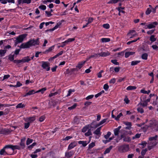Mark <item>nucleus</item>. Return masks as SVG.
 Instances as JSON below:
<instances>
[{"mask_svg":"<svg viewBox=\"0 0 158 158\" xmlns=\"http://www.w3.org/2000/svg\"><path fill=\"white\" fill-rule=\"evenodd\" d=\"M102 27L105 28L106 29H108L110 27V25L108 23H106L103 24L102 25Z\"/></svg>","mask_w":158,"mask_h":158,"instance_id":"c03bdc74","label":"nucleus"},{"mask_svg":"<svg viewBox=\"0 0 158 158\" xmlns=\"http://www.w3.org/2000/svg\"><path fill=\"white\" fill-rule=\"evenodd\" d=\"M91 137H89V141L88 142H87L86 141H78V143L79 144H81L83 146L85 147L90 141Z\"/></svg>","mask_w":158,"mask_h":158,"instance_id":"f3484780","label":"nucleus"},{"mask_svg":"<svg viewBox=\"0 0 158 158\" xmlns=\"http://www.w3.org/2000/svg\"><path fill=\"white\" fill-rule=\"evenodd\" d=\"M39 8L41 10H44L46 8V7L44 5H41L39 7Z\"/></svg>","mask_w":158,"mask_h":158,"instance_id":"09e8293b","label":"nucleus"},{"mask_svg":"<svg viewBox=\"0 0 158 158\" xmlns=\"http://www.w3.org/2000/svg\"><path fill=\"white\" fill-rule=\"evenodd\" d=\"M21 85H22V84L19 82H17L16 85H14V87H18L21 86Z\"/></svg>","mask_w":158,"mask_h":158,"instance_id":"e2e57ef3","label":"nucleus"},{"mask_svg":"<svg viewBox=\"0 0 158 158\" xmlns=\"http://www.w3.org/2000/svg\"><path fill=\"white\" fill-rule=\"evenodd\" d=\"M73 154V152H67L65 153V156L67 158H69Z\"/></svg>","mask_w":158,"mask_h":158,"instance_id":"c85d7f7f","label":"nucleus"},{"mask_svg":"<svg viewBox=\"0 0 158 158\" xmlns=\"http://www.w3.org/2000/svg\"><path fill=\"white\" fill-rule=\"evenodd\" d=\"M157 137V135H156L154 137H150L149 139V140L150 141L156 140V139Z\"/></svg>","mask_w":158,"mask_h":158,"instance_id":"864d4df0","label":"nucleus"},{"mask_svg":"<svg viewBox=\"0 0 158 158\" xmlns=\"http://www.w3.org/2000/svg\"><path fill=\"white\" fill-rule=\"evenodd\" d=\"M101 40L102 43L109 42L110 41V39L109 38H102Z\"/></svg>","mask_w":158,"mask_h":158,"instance_id":"7c9ffc66","label":"nucleus"},{"mask_svg":"<svg viewBox=\"0 0 158 158\" xmlns=\"http://www.w3.org/2000/svg\"><path fill=\"white\" fill-rule=\"evenodd\" d=\"M95 146V143L94 142H92L89 145V148H91Z\"/></svg>","mask_w":158,"mask_h":158,"instance_id":"052dcab7","label":"nucleus"},{"mask_svg":"<svg viewBox=\"0 0 158 158\" xmlns=\"http://www.w3.org/2000/svg\"><path fill=\"white\" fill-rule=\"evenodd\" d=\"M150 7L148 8L146 12V14L147 15H149L152 11V9L151 8V6L149 5Z\"/></svg>","mask_w":158,"mask_h":158,"instance_id":"f704fd0d","label":"nucleus"},{"mask_svg":"<svg viewBox=\"0 0 158 158\" xmlns=\"http://www.w3.org/2000/svg\"><path fill=\"white\" fill-rule=\"evenodd\" d=\"M111 133L110 132H108L107 134L104 135V137L106 139H108L110 136L111 135Z\"/></svg>","mask_w":158,"mask_h":158,"instance_id":"ea45409f","label":"nucleus"},{"mask_svg":"<svg viewBox=\"0 0 158 158\" xmlns=\"http://www.w3.org/2000/svg\"><path fill=\"white\" fill-rule=\"evenodd\" d=\"M123 9H124V8L120 7L118 8V10L119 13H124V11L123 10Z\"/></svg>","mask_w":158,"mask_h":158,"instance_id":"69168bd1","label":"nucleus"},{"mask_svg":"<svg viewBox=\"0 0 158 158\" xmlns=\"http://www.w3.org/2000/svg\"><path fill=\"white\" fill-rule=\"evenodd\" d=\"M25 106L24 105V104H23L22 103H20L18 104L17 106H16V108H23V107H24Z\"/></svg>","mask_w":158,"mask_h":158,"instance_id":"8fccbe9b","label":"nucleus"},{"mask_svg":"<svg viewBox=\"0 0 158 158\" xmlns=\"http://www.w3.org/2000/svg\"><path fill=\"white\" fill-rule=\"evenodd\" d=\"M141 135V134L137 133L132 137V139H136L139 138L140 137Z\"/></svg>","mask_w":158,"mask_h":158,"instance_id":"c9c22d12","label":"nucleus"},{"mask_svg":"<svg viewBox=\"0 0 158 158\" xmlns=\"http://www.w3.org/2000/svg\"><path fill=\"white\" fill-rule=\"evenodd\" d=\"M113 148V146H110L108 148H107L104 152V155L108 153H109L110 151V150L112 149V148Z\"/></svg>","mask_w":158,"mask_h":158,"instance_id":"4be33fe9","label":"nucleus"},{"mask_svg":"<svg viewBox=\"0 0 158 158\" xmlns=\"http://www.w3.org/2000/svg\"><path fill=\"white\" fill-rule=\"evenodd\" d=\"M27 36L26 34H23L17 37L15 43L16 44H18L19 43L22 42L25 38Z\"/></svg>","mask_w":158,"mask_h":158,"instance_id":"423d86ee","label":"nucleus"},{"mask_svg":"<svg viewBox=\"0 0 158 158\" xmlns=\"http://www.w3.org/2000/svg\"><path fill=\"white\" fill-rule=\"evenodd\" d=\"M61 23L59 22L57 23L56 25L52 29L49 30L52 31H54V30L58 28V27L61 25Z\"/></svg>","mask_w":158,"mask_h":158,"instance_id":"5701e85b","label":"nucleus"},{"mask_svg":"<svg viewBox=\"0 0 158 158\" xmlns=\"http://www.w3.org/2000/svg\"><path fill=\"white\" fill-rule=\"evenodd\" d=\"M94 96V95H89L86 98H85V99L86 100H89V99H92V98H93Z\"/></svg>","mask_w":158,"mask_h":158,"instance_id":"4d7b16f0","label":"nucleus"},{"mask_svg":"<svg viewBox=\"0 0 158 158\" xmlns=\"http://www.w3.org/2000/svg\"><path fill=\"white\" fill-rule=\"evenodd\" d=\"M63 53V51H60V52H59L55 56H54L53 57H52L49 60V61H50L51 60H52L54 59L57 58L58 56L61 55Z\"/></svg>","mask_w":158,"mask_h":158,"instance_id":"412c9836","label":"nucleus"},{"mask_svg":"<svg viewBox=\"0 0 158 158\" xmlns=\"http://www.w3.org/2000/svg\"><path fill=\"white\" fill-rule=\"evenodd\" d=\"M45 13L46 16L48 17H50L52 15V14H51V12H50L46 11Z\"/></svg>","mask_w":158,"mask_h":158,"instance_id":"13d9d810","label":"nucleus"},{"mask_svg":"<svg viewBox=\"0 0 158 158\" xmlns=\"http://www.w3.org/2000/svg\"><path fill=\"white\" fill-rule=\"evenodd\" d=\"M103 72V71L102 70L99 72L97 74L98 77V78H101L102 77V73Z\"/></svg>","mask_w":158,"mask_h":158,"instance_id":"774afa93","label":"nucleus"},{"mask_svg":"<svg viewBox=\"0 0 158 158\" xmlns=\"http://www.w3.org/2000/svg\"><path fill=\"white\" fill-rule=\"evenodd\" d=\"M100 56V53L95 54L93 55H92L90 56L89 57V58H90L92 57H94L95 58H97Z\"/></svg>","mask_w":158,"mask_h":158,"instance_id":"4c0bfd02","label":"nucleus"},{"mask_svg":"<svg viewBox=\"0 0 158 158\" xmlns=\"http://www.w3.org/2000/svg\"><path fill=\"white\" fill-rule=\"evenodd\" d=\"M118 151L121 153L125 152L129 150V146L127 144H123L117 147Z\"/></svg>","mask_w":158,"mask_h":158,"instance_id":"20e7f679","label":"nucleus"},{"mask_svg":"<svg viewBox=\"0 0 158 158\" xmlns=\"http://www.w3.org/2000/svg\"><path fill=\"white\" fill-rule=\"evenodd\" d=\"M148 127H151L153 131H158V124L154 120H152L149 121V125Z\"/></svg>","mask_w":158,"mask_h":158,"instance_id":"39448f33","label":"nucleus"},{"mask_svg":"<svg viewBox=\"0 0 158 158\" xmlns=\"http://www.w3.org/2000/svg\"><path fill=\"white\" fill-rule=\"evenodd\" d=\"M102 127H101L98 128L94 132V134L95 135H98V137L97 136L95 137V138L96 139H98L99 137L100 136V135H101V133H100V131L101 129V128Z\"/></svg>","mask_w":158,"mask_h":158,"instance_id":"ddd939ff","label":"nucleus"},{"mask_svg":"<svg viewBox=\"0 0 158 158\" xmlns=\"http://www.w3.org/2000/svg\"><path fill=\"white\" fill-rule=\"evenodd\" d=\"M35 119V117L33 116L32 117L27 118L24 119L25 122H28L29 123H32Z\"/></svg>","mask_w":158,"mask_h":158,"instance_id":"f8f14e48","label":"nucleus"},{"mask_svg":"<svg viewBox=\"0 0 158 158\" xmlns=\"http://www.w3.org/2000/svg\"><path fill=\"white\" fill-rule=\"evenodd\" d=\"M39 44V39L35 40H31L25 43H23L20 45V48H29L32 46H35L36 45H38Z\"/></svg>","mask_w":158,"mask_h":158,"instance_id":"f257e3e1","label":"nucleus"},{"mask_svg":"<svg viewBox=\"0 0 158 158\" xmlns=\"http://www.w3.org/2000/svg\"><path fill=\"white\" fill-rule=\"evenodd\" d=\"M136 89V87L135 86H129L127 88V90H131Z\"/></svg>","mask_w":158,"mask_h":158,"instance_id":"58836bf2","label":"nucleus"},{"mask_svg":"<svg viewBox=\"0 0 158 158\" xmlns=\"http://www.w3.org/2000/svg\"><path fill=\"white\" fill-rule=\"evenodd\" d=\"M107 119H104L101 120L99 123H98L96 124L94 127V128H96L97 127H98L102 125H103L104 123H105Z\"/></svg>","mask_w":158,"mask_h":158,"instance_id":"dca6fc26","label":"nucleus"},{"mask_svg":"<svg viewBox=\"0 0 158 158\" xmlns=\"http://www.w3.org/2000/svg\"><path fill=\"white\" fill-rule=\"evenodd\" d=\"M18 4L26 3L28 4L31 2V0H17Z\"/></svg>","mask_w":158,"mask_h":158,"instance_id":"4468645a","label":"nucleus"},{"mask_svg":"<svg viewBox=\"0 0 158 158\" xmlns=\"http://www.w3.org/2000/svg\"><path fill=\"white\" fill-rule=\"evenodd\" d=\"M148 55L147 53H145L143 54L142 56V58L143 60H147Z\"/></svg>","mask_w":158,"mask_h":158,"instance_id":"a19ab883","label":"nucleus"},{"mask_svg":"<svg viewBox=\"0 0 158 158\" xmlns=\"http://www.w3.org/2000/svg\"><path fill=\"white\" fill-rule=\"evenodd\" d=\"M10 77V76L9 74L6 75L4 76L3 78L1 77H0V79H1L2 81L6 80L9 78Z\"/></svg>","mask_w":158,"mask_h":158,"instance_id":"cd10ccee","label":"nucleus"},{"mask_svg":"<svg viewBox=\"0 0 158 158\" xmlns=\"http://www.w3.org/2000/svg\"><path fill=\"white\" fill-rule=\"evenodd\" d=\"M122 116V114L121 113H120L117 116L116 118H115V119L116 120H119V118Z\"/></svg>","mask_w":158,"mask_h":158,"instance_id":"680f3d73","label":"nucleus"},{"mask_svg":"<svg viewBox=\"0 0 158 158\" xmlns=\"http://www.w3.org/2000/svg\"><path fill=\"white\" fill-rule=\"evenodd\" d=\"M137 110L138 112H140L141 113H142L144 111L143 109L140 107L138 108Z\"/></svg>","mask_w":158,"mask_h":158,"instance_id":"bf43d9fd","label":"nucleus"},{"mask_svg":"<svg viewBox=\"0 0 158 158\" xmlns=\"http://www.w3.org/2000/svg\"><path fill=\"white\" fill-rule=\"evenodd\" d=\"M135 53V52H126L125 54V57L126 58L128 57L130 55H131L134 54Z\"/></svg>","mask_w":158,"mask_h":158,"instance_id":"a878e982","label":"nucleus"},{"mask_svg":"<svg viewBox=\"0 0 158 158\" xmlns=\"http://www.w3.org/2000/svg\"><path fill=\"white\" fill-rule=\"evenodd\" d=\"M110 55V53L108 51L102 52L100 53V56L102 57H106L109 56Z\"/></svg>","mask_w":158,"mask_h":158,"instance_id":"aec40b11","label":"nucleus"},{"mask_svg":"<svg viewBox=\"0 0 158 158\" xmlns=\"http://www.w3.org/2000/svg\"><path fill=\"white\" fill-rule=\"evenodd\" d=\"M150 101V99H148L147 100H143V101L141 102L139 105H140L142 106L143 107L146 106H147L148 102Z\"/></svg>","mask_w":158,"mask_h":158,"instance_id":"2eb2a0df","label":"nucleus"},{"mask_svg":"<svg viewBox=\"0 0 158 158\" xmlns=\"http://www.w3.org/2000/svg\"><path fill=\"white\" fill-rule=\"evenodd\" d=\"M119 131L115 128L114 130V132L115 135H118L119 134Z\"/></svg>","mask_w":158,"mask_h":158,"instance_id":"a18cd8bd","label":"nucleus"},{"mask_svg":"<svg viewBox=\"0 0 158 158\" xmlns=\"http://www.w3.org/2000/svg\"><path fill=\"white\" fill-rule=\"evenodd\" d=\"M120 69V68L119 67H117L114 68V70L115 72L118 73Z\"/></svg>","mask_w":158,"mask_h":158,"instance_id":"0e129e2a","label":"nucleus"},{"mask_svg":"<svg viewBox=\"0 0 158 158\" xmlns=\"http://www.w3.org/2000/svg\"><path fill=\"white\" fill-rule=\"evenodd\" d=\"M127 133L125 132L123 133L121 135L120 137H118L116 139V142H118L119 141L122 139L124 141L126 142H129L131 140V139L130 137L128 136H127Z\"/></svg>","mask_w":158,"mask_h":158,"instance_id":"7ed1b4c3","label":"nucleus"},{"mask_svg":"<svg viewBox=\"0 0 158 158\" xmlns=\"http://www.w3.org/2000/svg\"><path fill=\"white\" fill-rule=\"evenodd\" d=\"M32 142H33L32 139H30L28 138L27 140L26 144L27 145H28L30 143H32Z\"/></svg>","mask_w":158,"mask_h":158,"instance_id":"6e6d98bb","label":"nucleus"},{"mask_svg":"<svg viewBox=\"0 0 158 158\" xmlns=\"http://www.w3.org/2000/svg\"><path fill=\"white\" fill-rule=\"evenodd\" d=\"M34 57V56H33L31 58H30L29 56H27L23 58L22 60H19V62H28L30 61Z\"/></svg>","mask_w":158,"mask_h":158,"instance_id":"9b49d317","label":"nucleus"},{"mask_svg":"<svg viewBox=\"0 0 158 158\" xmlns=\"http://www.w3.org/2000/svg\"><path fill=\"white\" fill-rule=\"evenodd\" d=\"M140 92L143 94H148L150 92V90L146 91L144 89H142L141 90Z\"/></svg>","mask_w":158,"mask_h":158,"instance_id":"72a5a7b5","label":"nucleus"},{"mask_svg":"<svg viewBox=\"0 0 158 158\" xmlns=\"http://www.w3.org/2000/svg\"><path fill=\"white\" fill-rule=\"evenodd\" d=\"M26 138L25 137L22 138L21 140V142L20 143V145L22 146H24V142Z\"/></svg>","mask_w":158,"mask_h":158,"instance_id":"473e14b6","label":"nucleus"},{"mask_svg":"<svg viewBox=\"0 0 158 158\" xmlns=\"http://www.w3.org/2000/svg\"><path fill=\"white\" fill-rule=\"evenodd\" d=\"M156 38L155 36L152 35L150 38V40L152 42H155L156 40Z\"/></svg>","mask_w":158,"mask_h":158,"instance_id":"c756f323","label":"nucleus"},{"mask_svg":"<svg viewBox=\"0 0 158 158\" xmlns=\"http://www.w3.org/2000/svg\"><path fill=\"white\" fill-rule=\"evenodd\" d=\"M76 143L75 142L71 143L69 146L68 149L69 150L71 149L74 148L76 145Z\"/></svg>","mask_w":158,"mask_h":158,"instance_id":"b1692460","label":"nucleus"},{"mask_svg":"<svg viewBox=\"0 0 158 158\" xmlns=\"http://www.w3.org/2000/svg\"><path fill=\"white\" fill-rule=\"evenodd\" d=\"M91 130L92 128L89 129L87 132L85 133V135L86 136H89L91 135H92Z\"/></svg>","mask_w":158,"mask_h":158,"instance_id":"2f4dec72","label":"nucleus"},{"mask_svg":"<svg viewBox=\"0 0 158 158\" xmlns=\"http://www.w3.org/2000/svg\"><path fill=\"white\" fill-rule=\"evenodd\" d=\"M54 45H53L50 48H49L46 50L44 52V53L45 54L47 53L48 52H51L52 50H53L54 48Z\"/></svg>","mask_w":158,"mask_h":158,"instance_id":"393cba45","label":"nucleus"},{"mask_svg":"<svg viewBox=\"0 0 158 158\" xmlns=\"http://www.w3.org/2000/svg\"><path fill=\"white\" fill-rule=\"evenodd\" d=\"M6 52V51L5 50H0V56H3Z\"/></svg>","mask_w":158,"mask_h":158,"instance_id":"e433bc0d","label":"nucleus"},{"mask_svg":"<svg viewBox=\"0 0 158 158\" xmlns=\"http://www.w3.org/2000/svg\"><path fill=\"white\" fill-rule=\"evenodd\" d=\"M93 123H91L90 124L88 125L85 126L82 129V131L83 132H85L87 131H88L89 129L92 128L93 127L92 125Z\"/></svg>","mask_w":158,"mask_h":158,"instance_id":"9d476101","label":"nucleus"},{"mask_svg":"<svg viewBox=\"0 0 158 158\" xmlns=\"http://www.w3.org/2000/svg\"><path fill=\"white\" fill-rule=\"evenodd\" d=\"M137 35V34L134 30H130L128 33L127 35L130 38H132L135 37Z\"/></svg>","mask_w":158,"mask_h":158,"instance_id":"6e6552de","label":"nucleus"},{"mask_svg":"<svg viewBox=\"0 0 158 158\" xmlns=\"http://www.w3.org/2000/svg\"><path fill=\"white\" fill-rule=\"evenodd\" d=\"M74 92V89H69L68 91V94L67 95V96L68 97L69 96L72 92Z\"/></svg>","mask_w":158,"mask_h":158,"instance_id":"de8ad7c7","label":"nucleus"},{"mask_svg":"<svg viewBox=\"0 0 158 158\" xmlns=\"http://www.w3.org/2000/svg\"><path fill=\"white\" fill-rule=\"evenodd\" d=\"M119 0H111L110 1L107 2L108 4L110 3H117Z\"/></svg>","mask_w":158,"mask_h":158,"instance_id":"49530a36","label":"nucleus"},{"mask_svg":"<svg viewBox=\"0 0 158 158\" xmlns=\"http://www.w3.org/2000/svg\"><path fill=\"white\" fill-rule=\"evenodd\" d=\"M111 62L114 64L116 65H118L119 64L117 62L116 60H111Z\"/></svg>","mask_w":158,"mask_h":158,"instance_id":"603ef678","label":"nucleus"},{"mask_svg":"<svg viewBox=\"0 0 158 158\" xmlns=\"http://www.w3.org/2000/svg\"><path fill=\"white\" fill-rule=\"evenodd\" d=\"M6 107L5 104H0V110H3L4 109V107Z\"/></svg>","mask_w":158,"mask_h":158,"instance_id":"338daca9","label":"nucleus"},{"mask_svg":"<svg viewBox=\"0 0 158 158\" xmlns=\"http://www.w3.org/2000/svg\"><path fill=\"white\" fill-rule=\"evenodd\" d=\"M42 67L47 71L50 70L49 64L47 62H43Z\"/></svg>","mask_w":158,"mask_h":158,"instance_id":"1a4fd4ad","label":"nucleus"},{"mask_svg":"<svg viewBox=\"0 0 158 158\" xmlns=\"http://www.w3.org/2000/svg\"><path fill=\"white\" fill-rule=\"evenodd\" d=\"M75 40V38H69L67 40L65 41V43H66V44H68L69 43L74 41Z\"/></svg>","mask_w":158,"mask_h":158,"instance_id":"bb28decb","label":"nucleus"},{"mask_svg":"<svg viewBox=\"0 0 158 158\" xmlns=\"http://www.w3.org/2000/svg\"><path fill=\"white\" fill-rule=\"evenodd\" d=\"M77 106V104L76 103H74V105L73 106H72L70 107H69L68 108V109L70 110L73 109L76 107Z\"/></svg>","mask_w":158,"mask_h":158,"instance_id":"37998d69","label":"nucleus"},{"mask_svg":"<svg viewBox=\"0 0 158 158\" xmlns=\"http://www.w3.org/2000/svg\"><path fill=\"white\" fill-rule=\"evenodd\" d=\"M10 148L13 150L15 149H18V146H13L12 145H7L6 146L3 148L0 151V155H1L6 156L8 154L7 152L5 150L6 148Z\"/></svg>","mask_w":158,"mask_h":158,"instance_id":"f03ea898","label":"nucleus"},{"mask_svg":"<svg viewBox=\"0 0 158 158\" xmlns=\"http://www.w3.org/2000/svg\"><path fill=\"white\" fill-rule=\"evenodd\" d=\"M86 61V60L82 61L79 62L77 65L76 66V67L78 69H80L84 65Z\"/></svg>","mask_w":158,"mask_h":158,"instance_id":"a211bd4d","label":"nucleus"},{"mask_svg":"<svg viewBox=\"0 0 158 158\" xmlns=\"http://www.w3.org/2000/svg\"><path fill=\"white\" fill-rule=\"evenodd\" d=\"M46 90V89L45 88H44L40 89L37 91H36V93H37L40 92H41L42 94H43Z\"/></svg>","mask_w":158,"mask_h":158,"instance_id":"79ce46f5","label":"nucleus"},{"mask_svg":"<svg viewBox=\"0 0 158 158\" xmlns=\"http://www.w3.org/2000/svg\"><path fill=\"white\" fill-rule=\"evenodd\" d=\"M158 24V23L156 22H153L147 25H145L144 28L145 29L153 28H154Z\"/></svg>","mask_w":158,"mask_h":158,"instance_id":"0eeeda50","label":"nucleus"},{"mask_svg":"<svg viewBox=\"0 0 158 158\" xmlns=\"http://www.w3.org/2000/svg\"><path fill=\"white\" fill-rule=\"evenodd\" d=\"M45 118V116H42L39 118V121L40 122H42L43 121Z\"/></svg>","mask_w":158,"mask_h":158,"instance_id":"5fc2aeb1","label":"nucleus"},{"mask_svg":"<svg viewBox=\"0 0 158 158\" xmlns=\"http://www.w3.org/2000/svg\"><path fill=\"white\" fill-rule=\"evenodd\" d=\"M140 62V61H134L131 62V65H134L137 64Z\"/></svg>","mask_w":158,"mask_h":158,"instance_id":"3c124183","label":"nucleus"},{"mask_svg":"<svg viewBox=\"0 0 158 158\" xmlns=\"http://www.w3.org/2000/svg\"><path fill=\"white\" fill-rule=\"evenodd\" d=\"M36 91L35 92L34 90H31L29 91L28 93H27L25 95L23 96V97H26L28 95H31L36 93Z\"/></svg>","mask_w":158,"mask_h":158,"instance_id":"6ab92c4d","label":"nucleus"}]
</instances>
